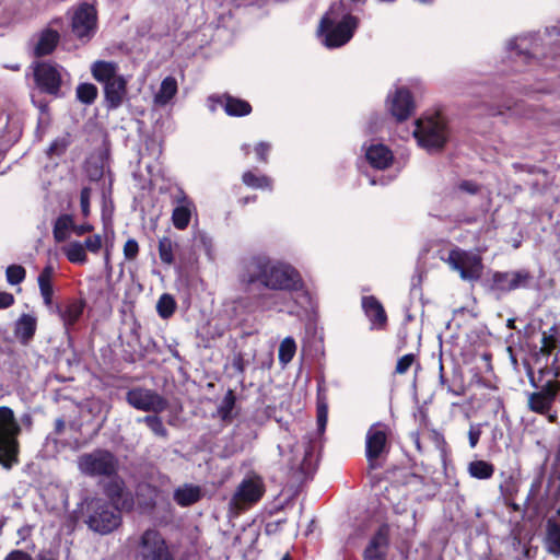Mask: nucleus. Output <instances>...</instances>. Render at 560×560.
Returning <instances> with one entry per match:
<instances>
[{
	"label": "nucleus",
	"mask_w": 560,
	"mask_h": 560,
	"mask_svg": "<svg viewBox=\"0 0 560 560\" xmlns=\"http://www.w3.org/2000/svg\"><path fill=\"white\" fill-rule=\"evenodd\" d=\"M237 279L245 288L259 284L272 291L291 292L303 287L302 278L295 268L266 255H255L244 259Z\"/></svg>",
	"instance_id": "1"
},
{
	"label": "nucleus",
	"mask_w": 560,
	"mask_h": 560,
	"mask_svg": "<svg viewBox=\"0 0 560 560\" xmlns=\"http://www.w3.org/2000/svg\"><path fill=\"white\" fill-rule=\"evenodd\" d=\"M340 9V4H332L319 23L318 34L323 38V44L328 48H337L347 44L358 26L357 18L351 14L339 18Z\"/></svg>",
	"instance_id": "2"
},
{
	"label": "nucleus",
	"mask_w": 560,
	"mask_h": 560,
	"mask_svg": "<svg viewBox=\"0 0 560 560\" xmlns=\"http://www.w3.org/2000/svg\"><path fill=\"white\" fill-rule=\"evenodd\" d=\"M21 427L14 412L7 406L0 407V465L10 470L19 464Z\"/></svg>",
	"instance_id": "3"
},
{
	"label": "nucleus",
	"mask_w": 560,
	"mask_h": 560,
	"mask_svg": "<svg viewBox=\"0 0 560 560\" xmlns=\"http://www.w3.org/2000/svg\"><path fill=\"white\" fill-rule=\"evenodd\" d=\"M94 79L104 85L107 106L118 108L127 95V79L118 73L117 65L108 61H96L91 68Z\"/></svg>",
	"instance_id": "4"
},
{
	"label": "nucleus",
	"mask_w": 560,
	"mask_h": 560,
	"mask_svg": "<svg viewBox=\"0 0 560 560\" xmlns=\"http://www.w3.org/2000/svg\"><path fill=\"white\" fill-rule=\"evenodd\" d=\"M85 506L89 528L101 535H106L115 530L121 523V516L117 508L101 498H86L83 502Z\"/></svg>",
	"instance_id": "5"
},
{
	"label": "nucleus",
	"mask_w": 560,
	"mask_h": 560,
	"mask_svg": "<svg viewBox=\"0 0 560 560\" xmlns=\"http://www.w3.org/2000/svg\"><path fill=\"white\" fill-rule=\"evenodd\" d=\"M412 135L418 144L430 152L441 150L448 139L446 124L440 115L419 118Z\"/></svg>",
	"instance_id": "6"
},
{
	"label": "nucleus",
	"mask_w": 560,
	"mask_h": 560,
	"mask_svg": "<svg viewBox=\"0 0 560 560\" xmlns=\"http://www.w3.org/2000/svg\"><path fill=\"white\" fill-rule=\"evenodd\" d=\"M78 468L89 477H110L117 471L118 460L109 451L94 450L79 456Z\"/></svg>",
	"instance_id": "7"
},
{
	"label": "nucleus",
	"mask_w": 560,
	"mask_h": 560,
	"mask_svg": "<svg viewBox=\"0 0 560 560\" xmlns=\"http://www.w3.org/2000/svg\"><path fill=\"white\" fill-rule=\"evenodd\" d=\"M33 75L37 88L42 92L59 95L60 88L69 73L57 63L43 61L33 65Z\"/></svg>",
	"instance_id": "8"
},
{
	"label": "nucleus",
	"mask_w": 560,
	"mask_h": 560,
	"mask_svg": "<svg viewBox=\"0 0 560 560\" xmlns=\"http://www.w3.org/2000/svg\"><path fill=\"white\" fill-rule=\"evenodd\" d=\"M138 556L141 560H175L163 535L153 528L141 534L138 542Z\"/></svg>",
	"instance_id": "9"
},
{
	"label": "nucleus",
	"mask_w": 560,
	"mask_h": 560,
	"mask_svg": "<svg viewBox=\"0 0 560 560\" xmlns=\"http://www.w3.org/2000/svg\"><path fill=\"white\" fill-rule=\"evenodd\" d=\"M445 261L465 281H476L481 277L483 266L477 254L455 248L448 253Z\"/></svg>",
	"instance_id": "10"
},
{
	"label": "nucleus",
	"mask_w": 560,
	"mask_h": 560,
	"mask_svg": "<svg viewBox=\"0 0 560 560\" xmlns=\"http://www.w3.org/2000/svg\"><path fill=\"white\" fill-rule=\"evenodd\" d=\"M127 402L137 410L161 413L168 407L165 397L153 389L145 387H135L126 394Z\"/></svg>",
	"instance_id": "11"
},
{
	"label": "nucleus",
	"mask_w": 560,
	"mask_h": 560,
	"mask_svg": "<svg viewBox=\"0 0 560 560\" xmlns=\"http://www.w3.org/2000/svg\"><path fill=\"white\" fill-rule=\"evenodd\" d=\"M388 428L383 423H375L366 432L365 455L371 469L380 467L378 459L387 452Z\"/></svg>",
	"instance_id": "12"
},
{
	"label": "nucleus",
	"mask_w": 560,
	"mask_h": 560,
	"mask_svg": "<svg viewBox=\"0 0 560 560\" xmlns=\"http://www.w3.org/2000/svg\"><path fill=\"white\" fill-rule=\"evenodd\" d=\"M72 32L81 40L88 42L96 31V11L93 5L83 3L72 16Z\"/></svg>",
	"instance_id": "13"
},
{
	"label": "nucleus",
	"mask_w": 560,
	"mask_h": 560,
	"mask_svg": "<svg viewBox=\"0 0 560 560\" xmlns=\"http://www.w3.org/2000/svg\"><path fill=\"white\" fill-rule=\"evenodd\" d=\"M264 494V483L259 477H249L244 479L237 487L232 504L235 508H243L247 504L257 502Z\"/></svg>",
	"instance_id": "14"
},
{
	"label": "nucleus",
	"mask_w": 560,
	"mask_h": 560,
	"mask_svg": "<svg viewBox=\"0 0 560 560\" xmlns=\"http://www.w3.org/2000/svg\"><path fill=\"white\" fill-rule=\"evenodd\" d=\"M387 107L397 121L406 120L413 112L415 103L410 92L398 88L387 97Z\"/></svg>",
	"instance_id": "15"
},
{
	"label": "nucleus",
	"mask_w": 560,
	"mask_h": 560,
	"mask_svg": "<svg viewBox=\"0 0 560 560\" xmlns=\"http://www.w3.org/2000/svg\"><path fill=\"white\" fill-rule=\"evenodd\" d=\"M532 280V275L526 270L495 272L493 275L494 287L500 291L506 292L528 288Z\"/></svg>",
	"instance_id": "16"
},
{
	"label": "nucleus",
	"mask_w": 560,
	"mask_h": 560,
	"mask_svg": "<svg viewBox=\"0 0 560 560\" xmlns=\"http://www.w3.org/2000/svg\"><path fill=\"white\" fill-rule=\"evenodd\" d=\"M174 202L172 222L177 230H185L190 222L192 213L196 211L195 203L182 190L174 197Z\"/></svg>",
	"instance_id": "17"
},
{
	"label": "nucleus",
	"mask_w": 560,
	"mask_h": 560,
	"mask_svg": "<svg viewBox=\"0 0 560 560\" xmlns=\"http://www.w3.org/2000/svg\"><path fill=\"white\" fill-rule=\"evenodd\" d=\"M544 546L548 553L560 557V505L545 523Z\"/></svg>",
	"instance_id": "18"
},
{
	"label": "nucleus",
	"mask_w": 560,
	"mask_h": 560,
	"mask_svg": "<svg viewBox=\"0 0 560 560\" xmlns=\"http://www.w3.org/2000/svg\"><path fill=\"white\" fill-rule=\"evenodd\" d=\"M557 396V385L548 383L542 390L533 393L528 397V407L538 413H546Z\"/></svg>",
	"instance_id": "19"
},
{
	"label": "nucleus",
	"mask_w": 560,
	"mask_h": 560,
	"mask_svg": "<svg viewBox=\"0 0 560 560\" xmlns=\"http://www.w3.org/2000/svg\"><path fill=\"white\" fill-rule=\"evenodd\" d=\"M365 158L374 168L384 170L394 160L393 152L383 143H372L365 149Z\"/></svg>",
	"instance_id": "20"
},
{
	"label": "nucleus",
	"mask_w": 560,
	"mask_h": 560,
	"mask_svg": "<svg viewBox=\"0 0 560 560\" xmlns=\"http://www.w3.org/2000/svg\"><path fill=\"white\" fill-rule=\"evenodd\" d=\"M362 307L371 322L372 329H383L387 322V316L383 305L374 296H364Z\"/></svg>",
	"instance_id": "21"
},
{
	"label": "nucleus",
	"mask_w": 560,
	"mask_h": 560,
	"mask_svg": "<svg viewBox=\"0 0 560 560\" xmlns=\"http://www.w3.org/2000/svg\"><path fill=\"white\" fill-rule=\"evenodd\" d=\"M387 545L388 532L384 526L371 539L364 551V560H385Z\"/></svg>",
	"instance_id": "22"
},
{
	"label": "nucleus",
	"mask_w": 560,
	"mask_h": 560,
	"mask_svg": "<svg viewBox=\"0 0 560 560\" xmlns=\"http://www.w3.org/2000/svg\"><path fill=\"white\" fill-rule=\"evenodd\" d=\"M37 328V317L33 314H22L14 325V336L23 345L28 343Z\"/></svg>",
	"instance_id": "23"
},
{
	"label": "nucleus",
	"mask_w": 560,
	"mask_h": 560,
	"mask_svg": "<svg viewBox=\"0 0 560 560\" xmlns=\"http://www.w3.org/2000/svg\"><path fill=\"white\" fill-rule=\"evenodd\" d=\"M177 81L173 77H166L162 80L159 90L153 96L154 105L163 107L167 105L177 94Z\"/></svg>",
	"instance_id": "24"
},
{
	"label": "nucleus",
	"mask_w": 560,
	"mask_h": 560,
	"mask_svg": "<svg viewBox=\"0 0 560 560\" xmlns=\"http://www.w3.org/2000/svg\"><path fill=\"white\" fill-rule=\"evenodd\" d=\"M60 39L57 31L46 28L38 35V40L34 47L36 56H46L54 51Z\"/></svg>",
	"instance_id": "25"
},
{
	"label": "nucleus",
	"mask_w": 560,
	"mask_h": 560,
	"mask_svg": "<svg viewBox=\"0 0 560 560\" xmlns=\"http://www.w3.org/2000/svg\"><path fill=\"white\" fill-rule=\"evenodd\" d=\"M201 498V489L198 486L186 483L174 491V500L180 506H188Z\"/></svg>",
	"instance_id": "26"
},
{
	"label": "nucleus",
	"mask_w": 560,
	"mask_h": 560,
	"mask_svg": "<svg viewBox=\"0 0 560 560\" xmlns=\"http://www.w3.org/2000/svg\"><path fill=\"white\" fill-rule=\"evenodd\" d=\"M54 267L51 265L46 266L40 273L38 275L37 282L39 287L40 294L43 296L44 303L49 306L52 302V278H54Z\"/></svg>",
	"instance_id": "27"
},
{
	"label": "nucleus",
	"mask_w": 560,
	"mask_h": 560,
	"mask_svg": "<svg viewBox=\"0 0 560 560\" xmlns=\"http://www.w3.org/2000/svg\"><path fill=\"white\" fill-rule=\"evenodd\" d=\"M107 494L113 502V506L117 508L120 505L121 509H131L132 501L127 493L121 481L115 480L107 488Z\"/></svg>",
	"instance_id": "28"
},
{
	"label": "nucleus",
	"mask_w": 560,
	"mask_h": 560,
	"mask_svg": "<svg viewBox=\"0 0 560 560\" xmlns=\"http://www.w3.org/2000/svg\"><path fill=\"white\" fill-rule=\"evenodd\" d=\"M467 472L471 478L487 480L493 476L494 466L487 460H472L467 466Z\"/></svg>",
	"instance_id": "29"
},
{
	"label": "nucleus",
	"mask_w": 560,
	"mask_h": 560,
	"mask_svg": "<svg viewBox=\"0 0 560 560\" xmlns=\"http://www.w3.org/2000/svg\"><path fill=\"white\" fill-rule=\"evenodd\" d=\"M58 312L65 327L68 328L80 318L83 312V305L80 302H72L65 308H59Z\"/></svg>",
	"instance_id": "30"
},
{
	"label": "nucleus",
	"mask_w": 560,
	"mask_h": 560,
	"mask_svg": "<svg viewBox=\"0 0 560 560\" xmlns=\"http://www.w3.org/2000/svg\"><path fill=\"white\" fill-rule=\"evenodd\" d=\"M70 230L73 231V220L71 215H60L54 225V237L57 242H65L69 237Z\"/></svg>",
	"instance_id": "31"
},
{
	"label": "nucleus",
	"mask_w": 560,
	"mask_h": 560,
	"mask_svg": "<svg viewBox=\"0 0 560 560\" xmlns=\"http://www.w3.org/2000/svg\"><path fill=\"white\" fill-rule=\"evenodd\" d=\"M63 254L69 261L73 264H85L88 256L84 246L80 242H71L62 248Z\"/></svg>",
	"instance_id": "32"
},
{
	"label": "nucleus",
	"mask_w": 560,
	"mask_h": 560,
	"mask_svg": "<svg viewBox=\"0 0 560 560\" xmlns=\"http://www.w3.org/2000/svg\"><path fill=\"white\" fill-rule=\"evenodd\" d=\"M225 113L230 116H245L248 115L252 110L250 105L238 98L226 97L224 103Z\"/></svg>",
	"instance_id": "33"
},
{
	"label": "nucleus",
	"mask_w": 560,
	"mask_h": 560,
	"mask_svg": "<svg viewBox=\"0 0 560 560\" xmlns=\"http://www.w3.org/2000/svg\"><path fill=\"white\" fill-rule=\"evenodd\" d=\"M295 351L296 345L294 339L291 337L284 338L279 346L278 358L280 363L283 365L288 364L293 359Z\"/></svg>",
	"instance_id": "34"
},
{
	"label": "nucleus",
	"mask_w": 560,
	"mask_h": 560,
	"mask_svg": "<svg viewBox=\"0 0 560 560\" xmlns=\"http://www.w3.org/2000/svg\"><path fill=\"white\" fill-rule=\"evenodd\" d=\"M138 422L145 423L152 433L159 438L165 439L167 436V430L164 427L162 419L155 415L139 418Z\"/></svg>",
	"instance_id": "35"
},
{
	"label": "nucleus",
	"mask_w": 560,
	"mask_h": 560,
	"mask_svg": "<svg viewBox=\"0 0 560 560\" xmlns=\"http://www.w3.org/2000/svg\"><path fill=\"white\" fill-rule=\"evenodd\" d=\"M0 124H2L5 129H8V136L7 137L1 136L2 138H5V140H4L5 147H9V145L13 144L15 141H18V139L20 138V135H21V129L18 126V124L11 122L9 120L8 116L4 114L0 115Z\"/></svg>",
	"instance_id": "36"
},
{
	"label": "nucleus",
	"mask_w": 560,
	"mask_h": 560,
	"mask_svg": "<svg viewBox=\"0 0 560 560\" xmlns=\"http://www.w3.org/2000/svg\"><path fill=\"white\" fill-rule=\"evenodd\" d=\"M97 96V88L92 83H81L77 88V97L84 104H92Z\"/></svg>",
	"instance_id": "37"
},
{
	"label": "nucleus",
	"mask_w": 560,
	"mask_h": 560,
	"mask_svg": "<svg viewBox=\"0 0 560 560\" xmlns=\"http://www.w3.org/2000/svg\"><path fill=\"white\" fill-rule=\"evenodd\" d=\"M176 303L172 295L163 294L160 296L156 310L161 317L168 318L175 312Z\"/></svg>",
	"instance_id": "38"
},
{
	"label": "nucleus",
	"mask_w": 560,
	"mask_h": 560,
	"mask_svg": "<svg viewBox=\"0 0 560 560\" xmlns=\"http://www.w3.org/2000/svg\"><path fill=\"white\" fill-rule=\"evenodd\" d=\"M174 245L170 237H162L159 241V256L162 262L172 265L174 262Z\"/></svg>",
	"instance_id": "39"
},
{
	"label": "nucleus",
	"mask_w": 560,
	"mask_h": 560,
	"mask_svg": "<svg viewBox=\"0 0 560 560\" xmlns=\"http://www.w3.org/2000/svg\"><path fill=\"white\" fill-rule=\"evenodd\" d=\"M243 183L252 188H270L271 180L267 176H257L252 172H245L243 174Z\"/></svg>",
	"instance_id": "40"
},
{
	"label": "nucleus",
	"mask_w": 560,
	"mask_h": 560,
	"mask_svg": "<svg viewBox=\"0 0 560 560\" xmlns=\"http://www.w3.org/2000/svg\"><path fill=\"white\" fill-rule=\"evenodd\" d=\"M528 40L527 37H516L508 43V49L511 51L512 56L524 57L526 59Z\"/></svg>",
	"instance_id": "41"
},
{
	"label": "nucleus",
	"mask_w": 560,
	"mask_h": 560,
	"mask_svg": "<svg viewBox=\"0 0 560 560\" xmlns=\"http://www.w3.org/2000/svg\"><path fill=\"white\" fill-rule=\"evenodd\" d=\"M328 417V405L326 401V397L324 395L318 394L317 397V425L318 431L322 433L327 424Z\"/></svg>",
	"instance_id": "42"
},
{
	"label": "nucleus",
	"mask_w": 560,
	"mask_h": 560,
	"mask_svg": "<svg viewBox=\"0 0 560 560\" xmlns=\"http://www.w3.org/2000/svg\"><path fill=\"white\" fill-rule=\"evenodd\" d=\"M25 276H26V271H25L24 267H22L20 265H10L5 270L7 281L11 285H16V284H20L21 282H23L25 279Z\"/></svg>",
	"instance_id": "43"
},
{
	"label": "nucleus",
	"mask_w": 560,
	"mask_h": 560,
	"mask_svg": "<svg viewBox=\"0 0 560 560\" xmlns=\"http://www.w3.org/2000/svg\"><path fill=\"white\" fill-rule=\"evenodd\" d=\"M235 398L231 392H229L218 408V415L222 420H228L232 417V410L234 408Z\"/></svg>",
	"instance_id": "44"
},
{
	"label": "nucleus",
	"mask_w": 560,
	"mask_h": 560,
	"mask_svg": "<svg viewBox=\"0 0 560 560\" xmlns=\"http://www.w3.org/2000/svg\"><path fill=\"white\" fill-rule=\"evenodd\" d=\"M415 361L416 357L412 353L402 355L397 361L395 372L400 375L405 374L415 364Z\"/></svg>",
	"instance_id": "45"
},
{
	"label": "nucleus",
	"mask_w": 560,
	"mask_h": 560,
	"mask_svg": "<svg viewBox=\"0 0 560 560\" xmlns=\"http://www.w3.org/2000/svg\"><path fill=\"white\" fill-rule=\"evenodd\" d=\"M69 145V138L67 136L59 137L52 141V143L48 148V154L50 155H60L63 153Z\"/></svg>",
	"instance_id": "46"
},
{
	"label": "nucleus",
	"mask_w": 560,
	"mask_h": 560,
	"mask_svg": "<svg viewBox=\"0 0 560 560\" xmlns=\"http://www.w3.org/2000/svg\"><path fill=\"white\" fill-rule=\"evenodd\" d=\"M124 257L126 260H135L139 254V245L135 238H129L124 245Z\"/></svg>",
	"instance_id": "47"
},
{
	"label": "nucleus",
	"mask_w": 560,
	"mask_h": 560,
	"mask_svg": "<svg viewBox=\"0 0 560 560\" xmlns=\"http://www.w3.org/2000/svg\"><path fill=\"white\" fill-rule=\"evenodd\" d=\"M102 245H103L102 236L98 234L89 236L84 241V244H83L84 249L89 250L93 254H97L100 252V249L102 248Z\"/></svg>",
	"instance_id": "48"
},
{
	"label": "nucleus",
	"mask_w": 560,
	"mask_h": 560,
	"mask_svg": "<svg viewBox=\"0 0 560 560\" xmlns=\"http://www.w3.org/2000/svg\"><path fill=\"white\" fill-rule=\"evenodd\" d=\"M556 345L557 340L552 335H548L547 332L542 334L540 351L544 354H550L551 351L556 348Z\"/></svg>",
	"instance_id": "49"
},
{
	"label": "nucleus",
	"mask_w": 560,
	"mask_h": 560,
	"mask_svg": "<svg viewBox=\"0 0 560 560\" xmlns=\"http://www.w3.org/2000/svg\"><path fill=\"white\" fill-rule=\"evenodd\" d=\"M91 192H92L91 188L84 187L80 194V205H81V210H82V213L84 217H88L90 214Z\"/></svg>",
	"instance_id": "50"
},
{
	"label": "nucleus",
	"mask_w": 560,
	"mask_h": 560,
	"mask_svg": "<svg viewBox=\"0 0 560 560\" xmlns=\"http://www.w3.org/2000/svg\"><path fill=\"white\" fill-rule=\"evenodd\" d=\"M290 453H292V455H290L288 458V465L291 468L300 466L306 458V452L302 453L300 450L291 448Z\"/></svg>",
	"instance_id": "51"
},
{
	"label": "nucleus",
	"mask_w": 560,
	"mask_h": 560,
	"mask_svg": "<svg viewBox=\"0 0 560 560\" xmlns=\"http://www.w3.org/2000/svg\"><path fill=\"white\" fill-rule=\"evenodd\" d=\"M481 430L479 425H470L468 431V440L471 448H475L479 442Z\"/></svg>",
	"instance_id": "52"
},
{
	"label": "nucleus",
	"mask_w": 560,
	"mask_h": 560,
	"mask_svg": "<svg viewBox=\"0 0 560 560\" xmlns=\"http://www.w3.org/2000/svg\"><path fill=\"white\" fill-rule=\"evenodd\" d=\"M14 296L9 292H0V310L8 308L14 304Z\"/></svg>",
	"instance_id": "53"
},
{
	"label": "nucleus",
	"mask_w": 560,
	"mask_h": 560,
	"mask_svg": "<svg viewBox=\"0 0 560 560\" xmlns=\"http://www.w3.org/2000/svg\"><path fill=\"white\" fill-rule=\"evenodd\" d=\"M458 189L460 191H463V192H467V194H470V195H474V194L478 192V186L474 182H470V180L462 182L458 185Z\"/></svg>",
	"instance_id": "54"
},
{
	"label": "nucleus",
	"mask_w": 560,
	"mask_h": 560,
	"mask_svg": "<svg viewBox=\"0 0 560 560\" xmlns=\"http://www.w3.org/2000/svg\"><path fill=\"white\" fill-rule=\"evenodd\" d=\"M269 150H270V144L266 143V142H260L255 148V151H256V154H257L258 159L261 160L262 162L267 161V156L266 155L269 152Z\"/></svg>",
	"instance_id": "55"
},
{
	"label": "nucleus",
	"mask_w": 560,
	"mask_h": 560,
	"mask_svg": "<svg viewBox=\"0 0 560 560\" xmlns=\"http://www.w3.org/2000/svg\"><path fill=\"white\" fill-rule=\"evenodd\" d=\"M4 560H33L32 557L22 551V550H14V551H11L5 558Z\"/></svg>",
	"instance_id": "56"
},
{
	"label": "nucleus",
	"mask_w": 560,
	"mask_h": 560,
	"mask_svg": "<svg viewBox=\"0 0 560 560\" xmlns=\"http://www.w3.org/2000/svg\"><path fill=\"white\" fill-rule=\"evenodd\" d=\"M93 230V226L91 224H81V225H75L73 223V232L81 236V235H84L85 233H89Z\"/></svg>",
	"instance_id": "57"
},
{
	"label": "nucleus",
	"mask_w": 560,
	"mask_h": 560,
	"mask_svg": "<svg viewBox=\"0 0 560 560\" xmlns=\"http://www.w3.org/2000/svg\"><path fill=\"white\" fill-rule=\"evenodd\" d=\"M104 262H105V268L107 269V271L112 272L110 254H109L108 249L105 250Z\"/></svg>",
	"instance_id": "58"
},
{
	"label": "nucleus",
	"mask_w": 560,
	"mask_h": 560,
	"mask_svg": "<svg viewBox=\"0 0 560 560\" xmlns=\"http://www.w3.org/2000/svg\"><path fill=\"white\" fill-rule=\"evenodd\" d=\"M65 428V422L61 419L56 420V430L58 433H60Z\"/></svg>",
	"instance_id": "59"
},
{
	"label": "nucleus",
	"mask_w": 560,
	"mask_h": 560,
	"mask_svg": "<svg viewBox=\"0 0 560 560\" xmlns=\"http://www.w3.org/2000/svg\"><path fill=\"white\" fill-rule=\"evenodd\" d=\"M254 200H255V197H253V198L246 197V198L242 199V200H241V202H242L243 205H246L247 202H249V201H254Z\"/></svg>",
	"instance_id": "60"
},
{
	"label": "nucleus",
	"mask_w": 560,
	"mask_h": 560,
	"mask_svg": "<svg viewBox=\"0 0 560 560\" xmlns=\"http://www.w3.org/2000/svg\"><path fill=\"white\" fill-rule=\"evenodd\" d=\"M23 421H24V422H26L27 424H31V416L25 415V416L23 417Z\"/></svg>",
	"instance_id": "61"
},
{
	"label": "nucleus",
	"mask_w": 560,
	"mask_h": 560,
	"mask_svg": "<svg viewBox=\"0 0 560 560\" xmlns=\"http://www.w3.org/2000/svg\"><path fill=\"white\" fill-rule=\"evenodd\" d=\"M548 419H549L550 422H555L556 419H557V416L556 415H549Z\"/></svg>",
	"instance_id": "62"
},
{
	"label": "nucleus",
	"mask_w": 560,
	"mask_h": 560,
	"mask_svg": "<svg viewBox=\"0 0 560 560\" xmlns=\"http://www.w3.org/2000/svg\"><path fill=\"white\" fill-rule=\"evenodd\" d=\"M38 560H51L50 558L46 557V556H39L38 557Z\"/></svg>",
	"instance_id": "63"
},
{
	"label": "nucleus",
	"mask_w": 560,
	"mask_h": 560,
	"mask_svg": "<svg viewBox=\"0 0 560 560\" xmlns=\"http://www.w3.org/2000/svg\"><path fill=\"white\" fill-rule=\"evenodd\" d=\"M281 560H291L288 555H285Z\"/></svg>",
	"instance_id": "64"
}]
</instances>
